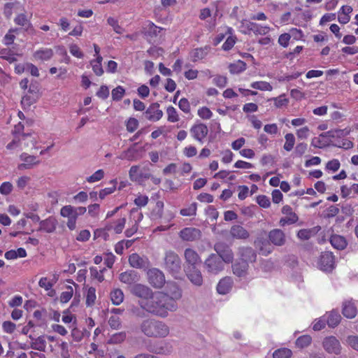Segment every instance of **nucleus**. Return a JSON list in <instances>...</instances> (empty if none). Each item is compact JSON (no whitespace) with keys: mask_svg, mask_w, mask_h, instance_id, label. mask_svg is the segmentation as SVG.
I'll return each mask as SVG.
<instances>
[{"mask_svg":"<svg viewBox=\"0 0 358 358\" xmlns=\"http://www.w3.org/2000/svg\"><path fill=\"white\" fill-rule=\"evenodd\" d=\"M330 243L337 250H343L347 245L346 240L340 235H332L330 238Z\"/></svg>","mask_w":358,"mask_h":358,"instance_id":"obj_31","label":"nucleus"},{"mask_svg":"<svg viewBox=\"0 0 358 358\" xmlns=\"http://www.w3.org/2000/svg\"><path fill=\"white\" fill-rule=\"evenodd\" d=\"M224 264L219 255L210 254L203 262V269L210 275H217L224 270Z\"/></svg>","mask_w":358,"mask_h":358,"instance_id":"obj_3","label":"nucleus"},{"mask_svg":"<svg viewBox=\"0 0 358 358\" xmlns=\"http://www.w3.org/2000/svg\"><path fill=\"white\" fill-rule=\"evenodd\" d=\"M178 106L180 109L185 113H188L190 112L189 102L186 98H182L179 101Z\"/></svg>","mask_w":358,"mask_h":358,"instance_id":"obj_60","label":"nucleus"},{"mask_svg":"<svg viewBox=\"0 0 358 358\" xmlns=\"http://www.w3.org/2000/svg\"><path fill=\"white\" fill-rule=\"evenodd\" d=\"M180 237L186 241H194L200 239L201 232L200 229L194 227H187L180 231Z\"/></svg>","mask_w":358,"mask_h":358,"instance_id":"obj_13","label":"nucleus"},{"mask_svg":"<svg viewBox=\"0 0 358 358\" xmlns=\"http://www.w3.org/2000/svg\"><path fill=\"white\" fill-rule=\"evenodd\" d=\"M108 24L113 27V30L117 34H122L123 29L118 24L117 21L113 17H108L107 20Z\"/></svg>","mask_w":358,"mask_h":358,"instance_id":"obj_62","label":"nucleus"},{"mask_svg":"<svg viewBox=\"0 0 358 358\" xmlns=\"http://www.w3.org/2000/svg\"><path fill=\"white\" fill-rule=\"evenodd\" d=\"M292 355V350L284 348L275 350L273 353V358H290Z\"/></svg>","mask_w":358,"mask_h":358,"instance_id":"obj_44","label":"nucleus"},{"mask_svg":"<svg viewBox=\"0 0 358 358\" xmlns=\"http://www.w3.org/2000/svg\"><path fill=\"white\" fill-rule=\"evenodd\" d=\"M144 303L148 314L161 318L166 317L169 311L173 312L178 308L176 302L163 292H155Z\"/></svg>","mask_w":358,"mask_h":358,"instance_id":"obj_1","label":"nucleus"},{"mask_svg":"<svg viewBox=\"0 0 358 358\" xmlns=\"http://www.w3.org/2000/svg\"><path fill=\"white\" fill-rule=\"evenodd\" d=\"M158 103H152L145 112V117L150 121H158L163 116V112L159 109Z\"/></svg>","mask_w":358,"mask_h":358,"instance_id":"obj_17","label":"nucleus"},{"mask_svg":"<svg viewBox=\"0 0 358 358\" xmlns=\"http://www.w3.org/2000/svg\"><path fill=\"white\" fill-rule=\"evenodd\" d=\"M208 132V127L204 124H194L190 129V133L192 136L199 142L202 143V141L207 136Z\"/></svg>","mask_w":358,"mask_h":358,"instance_id":"obj_19","label":"nucleus"},{"mask_svg":"<svg viewBox=\"0 0 358 358\" xmlns=\"http://www.w3.org/2000/svg\"><path fill=\"white\" fill-rule=\"evenodd\" d=\"M147 349L149 352L155 354L162 355L166 353L165 343L162 341H155L152 343H150L149 345H148Z\"/></svg>","mask_w":358,"mask_h":358,"instance_id":"obj_30","label":"nucleus"},{"mask_svg":"<svg viewBox=\"0 0 358 358\" xmlns=\"http://www.w3.org/2000/svg\"><path fill=\"white\" fill-rule=\"evenodd\" d=\"M168 115L167 120L170 122H176L179 120V117L176 108L173 106H169L166 109Z\"/></svg>","mask_w":358,"mask_h":358,"instance_id":"obj_48","label":"nucleus"},{"mask_svg":"<svg viewBox=\"0 0 358 358\" xmlns=\"http://www.w3.org/2000/svg\"><path fill=\"white\" fill-rule=\"evenodd\" d=\"M238 255L240 257V259L249 263H253L257 259V252L251 247H241L238 248Z\"/></svg>","mask_w":358,"mask_h":358,"instance_id":"obj_14","label":"nucleus"},{"mask_svg":"<svg viewBox=\"0 0 358 358\" xmlns=\"http://www.w3.org/2000/svg\"><path fill=\"white\" fill-rule=\"evenodd\" d=\"M104 176V172L102 169H99L94 173L92 176L87 178L89 182H94L101 180Z\"/></svg>","mask_w":358,"mask_h":358,"instance_id":"obj_53","label":"nucleus"},{"mask_svg":"<svg viewBox=\"0 0 358 358\" xmlns=\"http://www.w3.org/2000/svg\"><path fill=\"white\" fill-rule=\"evenodd\" d=\"M185 271L192 283L196 286H201L203 284V277L198 266L185 268Z\"/></svg>","mask_w":358,"mask_h":358,"instance_id":"obj_15","label":"nucleus"},{"mask_svg":"<svg viewBox=\"0 0 358 358\" xmlns=\"http://www.w3.org/2000/svg\"><path fill=\"white\" fill-rule=\"evenodd\" d=\"M285 143L284 144L283 148L286 151H291L293 149L295 143V137L293 134L289 133L285 136Z\"/></svg>","mask_w":358,"mask_h":358,"instance_id":"obj_45","label":"nucleus"},{"mask_svg":"<svg viewBox=\"0 0 358 358\" xmlns=\"http://www.w3.org/2000/svg\"><path fill=\"white\" fill-rule=\"evenodd\" d=\"M130 292L133 295L141 299L139 301H147L155 292L150 287L142 284L133 285L130 288Z\"/></svg>","mask_w":358,"mask_h":358,"instance_id":"obj_7","label":"nucleus"},{"mask_svg":"<svg viewBox=\"0 0 358 358\" xmlns=\"http://www.w3.org/2000/svg\"><path fill=\"white\" fill-rule=\"evenodd\" d=\"M46 347V341L43 336H38L34 339L31 344V348L34 350L44 352Z\"/></svg>","mask_w":358,"mask_h":358,"instance_id":"obj_37","label":"nucleus"},{"mask_svg":"<svg viewBox=\"0 0 358 358\" xmlns=\"http://www.w3.org/2000/svg\"><path fill=\"white\" fill-rule=\"evenodd\" d=\"M231 236L237 239H247L250 233L241 225H234L230 229Z\"/></svg>","mask_w":358,"mask_h":358,"instance_id":"obj_27","label":"nucleus"},{"mask_svg":"<svg viewBox=\"0 0 358 358\" xmlns=\"http://www.w3.org/2000/svg\"><path fill=\"white\" fill-rule=\"evenodd\" d=\"M96 289L94 287H90L87 290L86 296V304L87 306H91L94 303L96 299Z\"/></svg>","mask_w":358,"mask_h":358,"instance_id":"obj_50","label":"nucleus"},{"mask_svg":"<svg viewBox=\"0 0 358 358\" xmlns=\"http://www.w3.org/2000/svg\"><path fill=\"white\" fill-rule=\"evenodd\" d=\"M268 238L270 239L271 245L278 247L284 245L286 243L285 234L279 229L271 230L268 234Z\"/></svg>","mask_w":358,"mask_h":358,"instance_id":"obj_12","label":"nucleus"},{"mask_svg":"<svg viewBox=\"0 0 358 358\" xmlns=\"http://www.w3.org/2000/svg\"><path fill=\"white\" fill-rule=\"evenodd\" d=\"M185 260V268L199 266L201 263V258L199 254L192 248H187L184 252Z\"/></svg>","mask_w":358,"mask_h":358,"instance_id":"obj_11","label":"nucleus"},{"mask_svg":"<svg viewBox=\"0 0 358 358\" xmlns=\"http://www.w3.org/2000/svg\"><path fill=\"white\" fill-rule=\"evenodd\" d=\"M60 215L64 217H70L74 215L73 207L68 205L61 208Z\"/></svg>","mask_w":358,"mask_h":358,"instance_id":"obj_56","label":"nucleus"},{"mask_svg":"<svg viewBox=\"0 0 358 358\" xmlns=\"http://www.w3.org/2000/svg\"><path fill=\"white\" fill-rule=\"evenodd\" d=\"M163 30L162 28L156 26L153 22H148V24L143 29V34L146 39L151 43L155 42V38L157 37L159 34Z\"/></svg>","mask_w":358,"mask_h":358,"instance_id":"obj_16","label":"nucleus"},{"mask_svg":"<svg viewBox=\"0 0 358 358\" xmlns=\"http://www.w3.org/2000/svg\"><path fill=\"white\" fill-rule=\"evenodd\" d=\"M2 328L5 332L12 334L15 330L16 325L10 321H5L2 324Z\"/></svg>","mask_w":358,"mask_h":358,"instance_id":"obj_61","label":"nucleus"},{"mask_svg":"<svg viewBox=\"0 0 358 358\" xmlns=\"http://www.w3.org/2000/svg\"><path fill=\"white\" fill-rule=\"evenodd\" d=\"M214 250L222 260L229 264L234 260V253L230 247L224 242H217L214 245Z\"/></svg>","mask_w":358,"mask_h":358,"instance_id":"obj_5","label":"nucleus"},{"mask_svg":"<svg viewBox=\"0 0 358 358\" xmlns=\"http://www.w3.org/2000/svg\"><path fill=\"white\" fill-rule=\"evenodd\" d=\"M196 203H192L188 208L180 210V214L182 216L195 215L196 213Z\"/></svg>","mask_w":358,"mask_h":358,"instance_id":"obj_51","label":"nucleus"},{"mask_svg":"<svg viewBox=\"0 0 358 358\" xmlns=\"http://www.w3.org/2000/svg\"><path fill=\"white\" fill-rule=\"evenodd\" d=\"M246 27L249 31H252L255 34L265 35L270 29L268 27L262 26L255 22H248Z\"/></svg>","mask_w":358,"mask_h":358,"instance_id":"obj_29","label":"nucleus"},{"mask_svg":"<svg viewBox=\"0 0 358 358\" xmlns=\"http://www.w3.org/2000/svg\"><path fill=\"white\" fill-rule=\"evenodd\" d=\"M148 279L149 283L155 288H161L165 283V276L162 271L158 268H153L148 271Z\"/></svg>","mask_w":358,"mask_h":358,"instance_id":"obj_6","label":"nucleus"},{"mask_svg":"<svg viewBox=\"0 0 358 358\" xmlns=\"http://www.w3.org/2000/svg\"><path fill=\"white\" fill-rule=\"evenodd\" d=\"M312 338L309 335L299 336L296 341V345L299 348H304L310 345Z\"/></svg>","mask_w":358,"mask_h":358,"instance_id":"obj_43","label":"nucleus"},{"mask_svg":"<svg viewBox=\"0 0 358 358\" xmlns=\"http://www.w3.org/2000/svg\"><path fill=\"white\" fill-rule=\"evenodd\" d=\"M144 301H138V306L131 305L128 309L129 314L137 318H145L148 315V311Z\"/></svg>","mask_w":358,"mask_h":358,"instance_id":"obj_18","label":"nucleus"},{"mask_svg":"<svg viewBox=\"0 0 358 358\" xmlns=\"http://www.w3.org/2000/svg\"><path fill=\"white\" fill-rule=\"evenodd\" d=\"M334 256L331 252L325 251L322 252L319 260L320 269L324 271L330 272L334 268Z\"/></svg>","mask_w":358,"mask_h":358,"instance_id":"obj_10","label":"nucleus"},{"mask_svg":"<svg viewBox=\"0 0 358 358\" xmlns=\"http://www.w3.org/2000/svg\"><path fill=\"white\" fill-rule=\"evenodd\" d=\"M324 349L330 354L340 355L341 345L339 341L333 336L324 338L322 342Z\"/></svg>","mask_w":358,"mask_h":358,"instance_id":"obj_8","label":"nucleus"},{"mask_svg":"<svg viewBox=\"0 0 358 358\" xmlns=\"http://www.w3.org/2000/svg\"><path fill=\"white\" fill-rule=\"evenodd\" d=\"M40 227L38 231H43L46 233H52L56 229L57 220L55 217L50 216L48 218L39 222Z\"/></svg>","mask_w":358,"mask_h":358,"instance_id":"obj_21","label":"nucleus"},{"mask_svg":"<svg viewBox=\"0 0 358 358\" xmlns=\"http://www.w3.org/2000/svg\"><path fill=\"white\" fill-rule=\"evenodd\" d=\"M254 245L259 250V253L264 256H268L274 249L270 239L262 236H259L255 240Z\"/></svg>","mask_w":358,"mask_h":358,"instance_id":"obj_9","label":"nucleus"},{"mask_svg":"<svg viewBox=\"0 0 358 358\" xmlns=\"http://www.w3.org/2000/svg\"><path fill=\"white\" fill-rule=\"evenodd\" d=\"M257 203L262 208H268L271 205L270 199L266 195H259L257 197Z\"/></svg>","mask_w":358,"mask_h":358,"instance_id":"obj_54","label":"nucleus"},{"mask_svg":"<svg viewBox=\"0 0 358 358\" xmlns=\"http://www.w3.org/2000/svg\"><path fill=\"white\" fill-rule=\"evenodd\" d=\"M341 318L337 311L332 310L328 314L327 322L330 327L334 328L339 324Z\"/></svg>","mask_w":358,"mask_h":358,"instance_id":"obj_34","label":"nucleus"},{"mask_svg":"<svg viewBox=\"0 0 358 358\" xmlns=\"http://www.w3.org/2000/svg\"><path fill=\"white\" fill-rule=\"evenodd\" d=\"M342 313L348 318H354L357 315V308L351 301L343 303Z\"/></svg>","mask_w":358,"mask_h":358,"instance_id":"obj_32","label":"nucleus"},{"mask_svg":"<svg viewBox=\"0 0 358 358\" xmlns=\"http://www.w3.org/2000/svg\"><path fill=\"white\" fill-rule=\"evenodd\" d=\"M119 280L125 284L127 285H135L140 280V275L138 273L134 271L130 270L125 272H123L120 274Z\"/></svg>","mask_w":358,"mask_h":358,"instance_id":"obj_20","label":"nucleus"},{"mask_svg":"<svg viewBox=\"0 0 358 358\" xmlns=\"http://www.w3.org/2000/svg\"><path fill=\"white\" fill-rule=\"evenodd\" d=\"M139 329L149 338H165L169 334V327L165 322L151 317L143 320Z\"/></svg>","mask_w":358,"mask_h":358,"instance_id":"obj_2","label":"nucleus"},{"mask_svg":"<svg viewBox=\"0 0 358 358\" xmlns=\"http://www.w3.org/2000/svg\"><path fill=\"white\" fill-rule=\"evenodd\" d=\"M138 126V120L134 117H130L126 124L127 130L129 132H134Z\"/></svg>","mask_w":358,"mask_h":358,"instance_id":"obj_57","label":"nucleus"},{"mask_svg":"<svg viewBox=\"0 0 358 358\" xmlns=\"http://www.w3.org/2000/svg\"><path fill=\"white\" fill-rule=\"evenodd\" d=\"M340 166V162L336 159H334L327 163L326 169L336 172L339 169Z\"/></svg>","mask_w":358,"mask_h":358,"instance_id":"obj_55","label":"nucleus"},{"mask_svg":"<svg viewBox=\"0 0 358 358\" xmlns=\"http://www.w3.org/2000/svg\"><path fill=\"white\" fill-rule=\"evenodd\" d=\"M125 94V90L123 87L119 85L112 90V99L115 101H120Z\"/></svg>","mask_w":358,"mask_h":358,"instance_id":"obj_46","label":"nucleus"},{"mask_svg":"<svg viewBox=\"0 0 358 358\" xmlns=\"http://www.w3.org/2000/svg\"><path fill=\"white\" fill-rule=\"evenodd\" d=\"M347 343L351 348L358 351V336H349L347 338Z\"/></svg>","mask_w":358,"mask_h":358,"instance_id":"obj_64","label":"nucleus"},{"mask_svg":"<svg viewBox=\"0 0 358 358\" xmlns=\"http://www.w3.org/2000/svg\"><path fill=\"white\" fill-rule=\"evenodd\" d=\"M129 262L131 266L137 268H146L148 266V259L141 257L136 253H133L129 256Z\"/></svg>","mask_w":358,"mask_h":358,"instance_id":"obj_23","label":"nucleus"},{"mask_svg":"<svg viewBox=\"0 0 358 358\" xmlns=\"http://www.w3.org/2000/svg\"><path fill=\"white\" fill-rule=\"evenodd\" d=\"M343 131L341 129H337V130H330L326 132L322 133L320 136V137H330V138H335L338 137L343 135Z\"/></svg>","mask_w":358,"mask_h":358,"instance_id":"obj_58","label":"nucleus"},{"mask_svg":"<svg viewBox=\"0 0 358 358\" xmlns=\"http://www.w3.org/2000/svg\"><path fill=\"white\" fill-rule=\"evenodd\" d=\"M110 299L114 305H120L124 299L123 292L120 289H115L110 292Z\"/></svg>","mask_w":358,"mask_h":358,"instance_id":"obj_38","label":"nucleus"},{"mask_svg":"<svg viewBox=\"0 0 358 358\" xmlns=\"http://www.w3.org/2000/svg\"><path fill=\"white\" fill-rule=\"evenodd\" d=\"M210 50L209 46H205L204 48H196L194 50L192 57L193 61L196 62L199 59H202L204 58L207 55Z\"/></svg>","mask_w":358,"mask_h":358,"instance_id":"obj_41","label":"nucleus"},{"mask_svg":"<svg viewBox=\"0 0 358 358\" xmlns=\"http://www.w3.org/2000/svg\"><path fill=\"white\" fill-rule=\"evenodd\" d=\"M164 209V203L161 201H158L156 203L155 207L151 212V218L152 220H158L162 217Z\"/></svg>","mask_w":358,"mask_h":358,"instance_id":"obj_39","label":"nucleus"},{"mask_svg":"<svg viewBox=\"0 0 358 358\" xmlns=\"http://www.w3.org/2000/svg\"><path fill=\"white\" fill-rule=\"evenodd\" d=\"M127 338L125 331H120L113 334L108 341V344L116 345L122 343Z\"/></svg>","mask_w":358,"mask_h":358,"instance_id":"obj_36","label":"nucleus"},{"mask_svg":"<svg viewBox=\"0 0 358 358\" xmlns=\"http://www.w3.org/2000/svg\"><path fill=\"white\" fill-rule=\"evenodd\" d=\"M169 296V298L173 301H175L182 296V292L181 289L175 284L170 285V291L169 294H167Z\"/></svg>","mask_w":358,"mask_h":358,"instance_id":"obj_40","label":"nucleus"},{"mask_svg":"<svg viewBox=\"0 0 358 358\" xmlns=\"http://www.w3.org/2000/svg\"><path fill=\"white\" fill-rule=\"evenodd\" d=\"M198 115L200 117L205 120H208L212 117V112L207 107H202L198 110Z\"/></svg>","mask_w":358,"mask_h":358,"instance_id":"obj_59","label":"nucleus"},{"mask_svg":"<svg viewBox=\"0 0 358 358\" xmlns=\"http://www.w3.org/2000/svg\"><path fill=\"white\" fill-rule=\"evenodd\" d=\"M13 189V185L9 182H4L0 186V192L2 194L8 195Z\"/></svg>","mask_w":358,"mask_h":358,"instance_id":"obj_63","label":"nucleus"},{"mask_svg":"<svg viewBox=\"0 0 358 358\" xmlns=\"http://www.w3.org/2000/svg\"><path fill=\"white\" fill-rule=\"evenodd\" d=\"M108 322L113 329L118 330L122 328V321L118 316H111Z\"/></svg>","mask_w":358,"mask_h":358,"instance_id":"obj_49","label":"nucleus"},{"mask_svg":"<svg viewBox=\"0 0 358 358\" xmlns=\"http://www.w3.org/2000/svg\"><path fill=\"white\" fill-rule=\"evenodd\" d=\"M232 280L229 277H225L221 279L217 285V291L220 294H226L230 292L232 287Z\"/></svg>","mask_w":358,"mask_h":358,"instance_id":"obj_26","label":"nucleus"},{"mask_svg":"<svg viewBox=\"0 0 358 358\" xmlns=\"http://www.w3.org/2000/svg\"><path fill=\"white\" fill-rule=\"evenodd\" d=\"M246 69V64L245 62L238 60L236 63L231 64L229 66V69L231 73L232 74H237L243 71H245Z\"/></svg>","mask_w":358,"mask_h":358,"instance_id":"obj_35","label":"nucleus"},{"mask_svg":"<svg viewBox=\"0 0 358 358\" xmlns=\"http://www.w3.org/2000/svg\"><path fill=\"white\" fill-rule=\"evenodd\" d=\"M53 55L54 52L51 48L40 49L34 52V57L36 59L48 61L52 57Z\"/></svg>","mask_w":358,"mask_h":358,"instance_id":"obj_28","label":"nucleus"},{"mask_svg":"<svg viewBox=\"0 0 358 358\" xmlns=\"http://www.w3.org/2000/svg\"><path fill=\"white\" fill-rule=\"evenodd\" d=\"M38 97V95L34 96L32 94H26L22 99V104L24 106H30L36 102Z\"/></svg>","mask_w":358,"mask_h":358,"instance_id":"obj_52","label":"nucleus"},{"mask_svg":"<svg viewBox=\"0 0 358 358\" xmlns=\"http://www.w3.org/2000/svg\"><path fill=\"white\" fill-rule=\"evenodd\" d=\"M110 186L104 189H102L99 192V198L103 199L107 195L112 194L116 189L117 180H112L110 182Z\"/></svg>","mask_w":358,"mask_h":358,"instance_id":"obj_42","label":"nucleus"},{"mask_svg":"<svg viewBox=\"0 0 358 358\" xmlns=\"http://www.w3.org/2000/svg\"><path fill=\"white\" fill-rule=\"evenodd\" d=\"M251 87L262 91H271L272 87L269 83L265 81H257L251 83Z\"/></svg>","mask_w":358,"mask_h":358,"instance_id":"obj_47","label":"nucleus"},{"mask_svg":"<svg viewBox=\"0 0 358 358\" xmlns=\"http://www.w3.org/2000/svg\"><path fill=\"white\" fill-rule=\"evenodd\" d=\"M20 158L24 163L18 166L20 170L30 169L32 165L39 164V161H36V157L34 155H29L25 152L20 155Z\"/></svg>","mask_w":358,"mask_h":358,"instance_id":"obj_25","label":"nucleus"},{"mask_svg":"<svg viewBox=\"0 0 358 358\" xmlns=\"http://www.w3.org/2000/svg\"><path fill=\"white\" fill-rule=\"evenodd\" d=\"M164 267L166 271L176 277L181 270V259L173 251H166L164 257Z\"/></svg>","mask_w":358,"mask_h":358,"instance_id":"obj_4","label":"nucleus"},{"mask_svg":"<svg viewBox=\"0 0 358 358\" xmlns=\"http://www.w3.org/2000/svg\"><path fill=\"white\" fill-rule=\"evenodd\" d=\"M249 264L241 259L232 264V271L234 275L238 277H245L248 274Z\"/></svg>","mask_w":358,"mask_h":358,"instance_id":"obj_22","label":"nucleus"},{"mask_svg":"<svg viewBox=\"0 0 358 358\" xmlns=\"http://www.w3.org/2000/svg\"><path fill=\"white\" fill-rule=\"evenodd\" d=\"M136 145L137 143H136L127 150L124 151L120 155V159H127L129 161L136 160V155L138 153V150L135 148Z\"/></svg>","mask_w":358,"mask_h":358,"instance_id":"obj_33","label":"nucleus"},{"mask_svg":"<svg viewBox=\"0 0 358 358\" xmlns=\"http://www.w3.org/2000/svg\"><path fill=\"white\" fill-rule=\"evenodd\" d=\"M14 22L16 24L25 27V31L29 34H35V29H34L31 23L29 20L27 19V15L24 13H20L17 15L15 19Z\"/></svg>","mask_w":358,"mask_h":358,"instance_id":"obj_24","label":"nucleus"}]
</instances>
